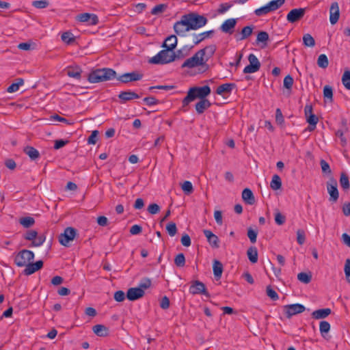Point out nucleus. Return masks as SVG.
Segmentation results:
<instances>
[{"instance_id": "f257e3e1", "label": "nucleus", "mask_w": 350, "mask_h": 350, "mask_svg": "<svg viewBox=\"0 0 350 350\" xmlns=\"http://www.w3.org/2000/svg\"><path fill=\"white\" fill-rule=\"evenodd\" d=\"M211 93V88L208 85H204L203 87H193L191 88L187 96L183 100V108L184 109L191 102L193 101L197 98L200 99H204Z\"/></svg>"}, {"instance_id": "f03ea898", "label": "nucleus", "mask_w": 350, "mask_h": 350, "mask_svg": "<svg viewBox=\"0 0 350 350\" xmlns=\"http://www.w3.org/2000/svg\"><path fill=\"white\" fill-rule=\"evenodd\" d=\"M116 77V72L111 68L97 69L92 71L88 76V81L95 83L109 81Z\"/></svg>"}, {"instance_id": "7ed1b4c3", "label": "nucleus", "mask_w": 350, "mask_h": 350, "mask_svg": "<svg viewBox=\"0 0 350 350\" xmlns=\"http://www.w3.org/2000/svg\"><path fill=\"white\" fill-rule=\"evenodd\" d=\"M197 66H201L203 68L202 72L208 69V65L204 58V52L197 51L191 57L187 59L181 66L183 68H193Z\"/></svg>"}, {"instance_id": "20e7f679", "label": "nucleus", "mask_w": 350, "mask_h": 350, "mask_svg": "<svg viewBox=\"0 0 350 350\" xmlns=\"http://www.w3.org/2000/svg\"><path fill=\"white\" fill-rule=\"evenodd\" d=\"M178 57L173 51L165 49L152 57L149 62L154 64H165L174 62Z\"/></svg>"}, {"instance_id": "39448f33", "label": "nucleus", "mask_w": 350, "mask_h": 350, "mask_svg": "<svg viewBox=\"0 0 350 350\" xmlns=\"http://www.w3.org/2000/svg\"><path fill=\"white\" fill-rule=\"evenodd\" d=\"M188 22L189 27L191 30H196L204 27L208 22L207 18L200 15L196 12H190L185 14Z\"/></svg>"}, {"instance_id": "423d86ee", "label": "nucleus", "mask_w": 350, "mask_h": 350, "mask_svg": "<svg viewBox=\"0 0 350 350\" xmlns=\"http://www.w3.org/2000/svg\"><path fill=\"white\" fill-rule=\"evenodd\" d=\"M34 258V254L28 250H22L16 255L14 263L19 267H25L31 260Z\"/></svg>"}, {"instance_id": "0eeeda50", "label": "nucleus", "mask_w": 350, "mask_h": 350, "mask_svg": "<svg viewBox=\"0 0 350 350\" xmlns=\"http://www.w3.org/2000/svg\"><path fill=\"white\" fill-rule=\"evenodd\" d=\"M326 185L327 192L329 194V201L336 202L339 198V193L337 188L338 183L336 180L334 178L331 177L327 182Z\"/></svg>"}, {"instance_id": "6e6552de", "label": "nucleus", "mask_w": 350, "mask_h": 350, "mask_svg": "<svg viewBox=\"0 0 350 350\" xmlns=\"http://www.w3.org/2000/svg\"><path fill=\"white\" fill-rule=\"evenodd\" d=\"M77 234V230L72 227H67L64 233L59 237V243L64 246H68L70 241H72Z\"/></svg>"}, {"instance_id": "1a4fd4ad", "label": "nucleus", "mask_w": 350, "mask_h": 350, "mask_svg": "<svg viewBox=\"0 0 350 350\" xmlns=\"http://www.w3.org/2000/svg\"><path fill=\"white\" fill-rule=\"evenodd\" d=\"M305 310V306L300 304H289L284 306V311L288 319L291 318L293 315L304 312Z\"/></svg>"}, {"instance_id": "9d476101", "label": "nucleus", "mask_w": 350, "mask_h": 350, "mask_svg": "<svg viewBox=\"0 0 350 350\" xmlns=\"http://www.w3.org/2000/svg\"><path fill=\"white\" fill-rule=\"evenodd\" d=\"M189 292L193 295L201 294L206 297H210V294L207 291L204 284L199 280H194L191 282Z\"/></svg>"}, {"instance_id": "9b49d317", "label": "nucleus", "mask_w": 350, "mask_h": 350, "mask_svg": "<svg viewBox=\"0 0 350 350\" xmlns=\"http://www.w3.org/2000/svg\"><path fill=\"white\" fill-rule=\"evenodd\" d=\"M250 64L245 67L243 72L245 74L254 73L259 70L260 62L254 54L251 53L248 56Z\"/></svg>"}, {"instance_id": "f8f14e48", "label": "nucleus", "mask_w": 350, "mask_h": 350, "mask_svg": "<svg viewBox=\"0 0 350 350\" xmlns=\"http://www.w3.org/2000/svg\"><path fill=\"white\" fill-rule=\"evenodd\" d=\"M188 27V22L185 14L181 16L180 21H177L174 25V31L179 36H184L187 31L191 30V29Z\"/></svg>"}, {"instance_id": "ddd939ff", "label": "nucleus", "mask_w": 350, "mask_h": 350, "mask_svg": "<svg viewBox=\"0 0 350 350\" xmlns=\"http://www.w3.org/2000/svg\"><path fill=\"white\" fill-rule=\"evenodd\" d=\"M306 11V8H296L291 10L286 16V19L289 23H294L301 20Z\"/></svg>"}, {"instance_id": "4468645a", "label": "nucleus", "mask_w": 350, "mask_h": 350, "mask_svg": "<svg viewBox=\"0 0 350 350\" xmlns=\"http://www.w3.org/2000/svg\"><path fill=\"white\" fill-rule=\"evenodd\" d=\"M143 75L138 72H132L124 73L117 77L118 80L124 83L131 81H139L142 79Z\"/></svg>"}, {"instance_id": "2eb2a0df", "label": "nucleus", "mask_w": 350, "mask_h": 350, "mask_svg": "<svg viewBox=\"0 0 350 350\" xmlns=\"http://www.w3.org/2000/svg\"><path fill=\"white\" fill-rule=\"evenodd\" d=\"M77 20L81 23H87L89 25H95L98 23V18L94 14H80L77 16Z\"/></svg>"}, {"instance_id": "dca6fc26", "label": "nucleus", "mask_w": 350, "mask_h": 350, "mask_svg": "<svg viewBox=\"0 0 350 350\" xmlns=\"http://www.w3.org/2000/svg\"><path fill=\"white\" fill-rule=\"evenodd\" d=\"M340 17L339 5L337 2H333L329 8V21L332 25H335Z\"/></svg>"}, {"instance_id": "f3484780", "label": "nucleus", "mask_w": 350, "mask_h": 350, "mask_svg": "<svg viewBox=\"0 0 350 350\" xmlns=\"http://www.w3.org/2000/svg\"><path fill=\"white\" fill-rule=\"evenodd\" d=\"M145 292L140 288H130L126 293V297L130 301L137 300L144 297Z\"/></svg>"}, {"instance_id": "a211bd4d", "label": "nucleus", "mask_w": 350, "mask_h": 350, "mask_svg": "<svg viewBox=\"0 0 350 350\" xmlns=\"http://www.w3.org/2000/svg\"><path fill=\"white\" fill-rule=\"evenodd\" d=\"M43 267V261L38 260L36 262L31 263L30 262L25 266V269L23 271V273L26 275H29L35 273L36 271L40 270Z\"/></svg>"}, {"instance_id": "6ab92c4d", "label": "nucleus", "mask_w": 350, "mask_h": 350, "mask_svg": "<svg viewBox=\"0 0 350 350\" xmlns=\"http://www.w3.org/2000/svg\"><path fill=\"white\" fill-rule=\"evenodd\" d=\"M237 24V20L234 18H229L224 22L221 25L220 29L222 32L232 34Z\"/></svg>"}, {"instance_id": "aec40b11", "label": "nucleus", "mask_w": 350, "mask_h": 350, "mask_svg": "<svg viewBox=\"0 0 350 350\" xmlns=\"http://www.w3.org/2000/svg\"><path fill=\"white\" fill-rule=\"evenodd\" d=\"M203 233L206 237L208 242L212 247L215 248H218L219 247V241L217 236H216L209 230H204Z\"/></svg>"}, {"instance_id": "412c9836", "label": "nucleus", "mask_w": 350, "mask_h": 350, "mask_svg": "<svg viewBox=\"0 0 350 350\" xmlns=\"http://www.w3.org/2000/svg\"><path fill=\"white\" fill-rule=\"evenodd\" d=\"M140 96L137 94L131 91H122L118 95V98L122 103L130 101L133 99L139 98Z\"/></svg>"}, {"instance_id": "4be33fe9", "label": "nucleus", "mask_w": 350, "mask_h": 350, "mask_svg": "<svg viewBox=\"0 0 350 350\" xmlns=\"http://www.w3.org/2000/svg\"><path fill=\"white\" fill-rule=\"evenodd\" d=\"M331 313L332 310L330 308H322L313 311L311 316L314 319H325Z\"/></svg>"}, {"instance_id": "5701e85b", "label": "nucleus", "mask_w": 350, "mask_h": 350, "mask_svg": "<svg viewBox=\"0 0 350 350\" xmlns=\"http://www.w3.org/2000/svg\"><path fill=\"white\" fill-rule=\"evenodd\" d=\"M177 37L175 35L168 36L162 44V47L173 51L177 45Z\"/></svg>"}, {"instance_id": "b1692460", "label": "nucleus", "mask_w": 350, "mask_h": 350, "mask_svg": "<svg viewBox=\"0 0 350 350\" xmlns=\"http://www.w3.org/2000/svg\"><path fill=\"white\" fill-rule=\"evenodd\" d=\"M242 199L247 204L252 205L255 203V197L250 189L245 188L242 191Z\"/></svg>"}, {"instance_id": "393cba45", "label": "nucleus", "mask_w": 350, "mask_h": 350, "mask_svg": "<svg viewBox=\"0 0 350 350\" xmlns=\"http://www.w3.org/2000/svg\"><path fill=\"white\" fill-rule=\"evenodd\" d=\"M92 331L100 337H105L109 335V328L104 325L97 324L93 326Z\"/></svg>"}, {"instance_id": "a878e982", "label": "nucleus", "mask_w": 350, "mask_h": 350, "mask_svg": "<svg viewBox=\"0 0 350 350\" xmlns=\"http://www.w3.org/2000/svg\"><path fill=\"white\" fill-rule=\"evenodd\" d=\"M211 105V103L210 101L206 98L200 99V101H198L196 104V110L198 113L202 114L204 112L206 109L209 108Z\"/></svg>"}, {"instance_id": "bb28decb", "label": "nucleus", "mask_w": 350, "mask_h": 350, "mask_svg": "<svg viewBox=\"0 0 350 350\" xmlns=\"http://www.w3.org/2000/svg\"><path fill=\"white\" fill-rule=\"evenodd\" d=\"M269 39V36L268 33L267 31H261L257 35L256 43L257 44H261V47L265 48L267 46Z\"/></svg>"}, {"instance_id": "cd10ccee", "label": "nucleus", "mask_w": 350, "mask_h": 350, "mask_svg": "<svg viewBox=\"0 0 350 350\" xmlns=\"http://www.w3.org/2000/svg\"><path fill=\"white\" fill-rule=\"evenodd\" d=\"M235 87V83H224L217 87L216 93L219 95L225 93L230 94Z\"/></svg>"}, {"instance_id": "c85d7f7f", "label": "nucleus", "mask_w": 350, "mask_h": 350, "mask_svg": "<svg viewBox=\"0 0 350 350\" xmlns=\"http://www.w3.org/2000/svg\"><path fill=\"white\" fill-rule=\"evenodd\" d=\"M217 50V46L215 44H211L206 46L202 49L199 50L198 51L204 52V58L206 59V62L214 55Z\"/></svg>"}, {"instance_id": "c756f323", "label": "nucleus", "mask_w": 350, "mask_h": 350, "mask_svg": "<svg viewBox=\"0 0 350 350\" xmlns=\"http://www.w3.org/2000/svg\"><path fill=\"white\" fill-rule=\"evenodd\" d=\"M23 152L29 157L31 160H36L40 157V153L33 146H27L24 148Z\"/></svg>"}, {"instance_id": "7c9ffc66", "label": "nucleus", "mask_w": 350, "mask_h": 350, "mask_svg": "<svg viewBox=\"0 0 350 350\" xmlns=\"http://www.w3.org/2000/svg\"><path fill=\"white\" fill-rule=\"evenodd\" d=\"M214 30H210L207 31L202 32L199 34H194L195 40L193 41L195 44H200L202 41L205 40L207 38L211 37L214 33Z\"/></svg>"}, {"instance_id": "2f4dec72", "label": "nucleus", "mask_w": 350, "mask_h": 350, "mask_svg": "<svg viewBox=\"0 0 350 350\" xmlns=\"http://www.w3.org/2000/svg\"><path fill=\"white\" fill-rule=\"evenodd\" d=\"M254 30V26L253 25H249L244 27L240 33V37L237 38V40H243L247 39L248 37H250L253 32Z\"/></svg>"}, {"instance_id": "473e14b6", "label": "nucleus", "mask_w": 350, "mask_h": 350, "mask_svg": "<svg viewBox=\"0 0 350 350\" xmlns=\"http://www.w3.org/2000/svg\"><path fill=\"white\" fill-rule=\"evenodd\" d=\"M213 274L216 280H219L221 277L223 272V265L219 260H215L213 266Z\"/></svg>"}, {"instance_id": "72a5a7b5", "label": "nucleus", "mask_w": 350, "mask_h": 350, "mask_svg": "<svg viewBox=\"0 0 350 350\" xmlns=\"http://www.w3.org/2000/svg\"><path fill=\"white\" fill-rule=\"evenodd\" d=\"M247 256L252 263L258 261V251L256 247L252 246L247 251Z\"/></svg>"}, {"instance_id": "f704fd0d", "label": "nucleus", "mask_w": 350, "mask_h": 350, "mask_svg": "<svg viewBox=\"0 0 350 350\" xmlns=\"http://www.w3.org/2000/svg\"><path fill=\"white\" fill-rule=\"evenodd\" d=\"M306 121L309 124L307 129L309 131H312L316 129V126L319 121V119L314 114H313V115H310L306 118Z\"/></svg>"}, {"instance_id": "c9c22d12", "label": "nucleus", "mask_w": 350, "mask_h": 350, "mask_svg": "<svg viewBox=\"0 0 350 350\" xmlns=\"http://www.w3.org/2000/svg\"><path fill=\"white\" fill-rule=\"evenodd\" d=\"M282 187V180L278 174H274L270 183V187L273 190L280 189Z\"/></svg>"}, {"instance_id": "e433bc0d", "label": "nucleus", "mask_w": 350, "mask_h": 350, "mask_svg": "<svg viewBox=\"0 0 350 350\" xmlns=\"http://www.w3.org/2000/svg\"><path fill=\"white\" fill-rule=\"evenodd\" d=\"M339 181H340L341 187L344 190L349 189V188H350L349 179L348 176L345 172L341 173Z\"/></svg>"}, {"instance_id": "4c0bfd02", "label": "nucleus", "mask_w": 350, "mask_h": 350, "mask_svg": "<svg viewBox=\"0 0 350 350\" xmlns=\"http://www.w3.org/2000/svg\"><path fill=\"white\" fill-rule=\"evenodd\" d=\"M297 279L299 281L304 284H309L312 280L311 273L301 272L297 275Z\"/></svg>"}, {"instance_id": "58836bf2", "label": "nucleus", "mask_w": 350, "mask_h": 350, "mask_svg": "<svg viewBox=\"0 0 350 350\" xmlns=\"http://www.w3.org/2000/svg\"><path fill=\"white\" fill-rule=\"evenodd\" d=\"M82 70L80 68H69L67 70V75L70 77L80 79Z\"/></svg>"}, {"instance_id": "ea45409f", "label": "nucleus", "mask_w": 350, "mask_h": 350, "mask_svg": "<svg viewBox=\"0 0 350 350\" xmlns=\"http://www.w3.org/2000/svg\"><path fill=\"white\" fill-rule=\"evenodd\" d=\"M303 43L305 46L313 47L315 45V40L310 33H306L303 36Z\"/></svg>"}, {"instance_id": "a19ab883", "label": "nucleus", "mask_w": 350, "mask_h": 350, "mask_svg": "<svg viewBox=\"0 0 350 350\" xmlns=\"http://www.w3.org/2000/svg\"><path fill=\"white\" fill-rule=\"evenodd\" d=\"M19 223L23 227L27 228L32 226L34 224L35 220L31 217H22L19 219Z\"/></svg>"}, {"instance_id": "79ce46f5", "label": "nucleus", "mask_w": 350, "mask_h": 350, "mask_svg": "<svg viewBox=\"0 0 350 350\" xmlns=\"http://www.w3.org/2000/svg\"><path fill=\"white\" fill-rule=\"evenodd\" d=\"M317 65L321 68H326L329 65L328 58L326 55L321 54L317 59Z\"/></svg>"}, {"instance_id": "37998d69", "label": "nucleus", "mask_w": 350, "mask_h": 350, "mask_svg": "<svg viewBox=\"0 0 350 350\" xmlns=\"http://www.w3.org/2000/svg\"><path fill=\"white\" fill-rule=\"evenodd\" d=\"M285 2V0H273L270 1L267 5L270 12L275 11L280 8Z\"/></svg>"}, {"instance_id": "c03bdc74", "label": "nucleus", "mask_w": 350, "mask_h": 350, "mask_svg": "<svg viewBox=\"0 0 350 350\" xmlns=\"http://www.w3.org/2000/svg\"><path fill=\"white\" fill-rule=\"evenodd\" d=\"M342 83L343 85L350 90V70H347L344 72L342 77Z\"/></svg>"}, {"instance_id": "a18cd8bd", "label": "nucleus", "mask_w": 350, "mask_h": 350, "mask_svg": "<svg viewBox=\"0 0 350 350\" xmlns=\"http://www.w3.org/2000/svg\"><path fill=\"white\" fill-rule=\"evenodd\" d=\"M62 40L67 44H70L75 41V37L71 32L66 31L62 33Z\"/></svg>"}, {"instance_id": "49530a36", "label": "nucleus", "mask_w": 350, "mask_h": 350, "mask_svg": "<svg viewBox=\"0 0 350 350\" xmlns=\"http://www.w3.org/2000/svg\"><path fill=\"white\" fill-rule=\"evenodd\" d=\"M174 263L178 267H183L185 265V257L183 253L177 254L174 258Z\"/></svg>"}, {"instance_id": "de8ad7c7", "label": "nucleus", "mask_w": 350, "mask_h": 350, "mask_svg": "<svg viewBox=\"0 0 350 350\" xmlns=\"http://www.w3.org/2000/svg\"><path fill=\"white\" fill-rule=\"evenodd\" d=\"M183 191L187 195L191 194L193 191L192 183L190 181L186 180L181 185Z\"/></svg>"}, {"instance_id": "09e8293b", "label": "nucleus", "mask_w": 350, "mask_h": 350, "mask_svg": "<svg viewBox=\"0 0 350 350\" xmlns=\"http://www.w3.org/2000/svg\"><path fill=\"white\" fill-rule=\"evenodd\" d=\"M167 8V5L165 4H159L154 6L152 10L151 14L152 15H158L163 13Z\"/></svg>"}, {"instance_id": "8fccbe9b", "label": "nucleus", "mask_w": 350, "mask_h": 350, "mask_svg": "<svg viewBox=\"0 0 350 350\" xmlns=\"http://www.w3.org/2000/svg\"><path fill=\"white\" fill-rule=\"evenodd\" d=\"M166 230L170 236L174 237L177 232L176 225L174 222H170L166 226Z\"/></svg>"}, {"instance_id": "3c124183", "label": "nucleus", "mask_w": 350, "mask_h": 350, "mask_svg": "<svg viewBox=\"0 0 350 350\" xmlns=\"http://www.w3.org/2000/svg\"><path fill=\"white\" fill-rule=\"evenodd\" d=\"M151 284H152V281L150 278H144L142 279L141 282H139L138 288H140L144 291V290L150 288L151 286Z\"/></svg>"}, {"instance_id": "603ef678", "label": "nucleus", "mask_w": 350, "mask_h": 350, "mask_svg": "<svg viewBox=\"0 0 350 350\" xmlns=\"http://www.w3.org/2000/svg\"><path fill=\"white\" fill-rule=\"evenodd\" d=\"M257 234H258V232L256 230L252 229L251 227H250L247 229V235L248 238L250 239V241H251V243H255L256 242Z\"/></svg>"}, {"instance_id": "864d4df0", "label": "nucleus", "mask_w": 350, "mask_h": 350, "mask_svg": "<svg viewBox=\"0 0 350 350\" xmlns=\"http://www.w3.org/2000/svg\"><path fill=\"white\" fill-rule=\"evenodd\" d=\"M49 5L47 0H38L32 2V5L36 8L42 9L46 8Z\"/></svg>"}, {"instance_id": "5fc2aeb1", "label": "nucleus", "mask_w": 350, "mask_h": 350, "mask_svg": "<svg viewBox=\"0 0 350 350\" xmlns=\"http://www.w3.org/2000/svg\"><path fill=\"white\" fill-rule=\"evenodd\" d=\"M267 295L272 300L276 301L279 299V296L276 291L273 290L271 286H267L266 289Z\"/></svg>"}, {"instance_id": "6e6d98bb", "label": "nucleus", "mask_w": 350, "mask_h": 350, "mask_svg": "<svg viewBox=\"0 0 350 350\" xmlns=\"http://www.w3.org/2000/svg\"><path fill=\"white\" fill-rule=\"evenodd\" d=\"M319 330L322 335L324 333H327L330 330V324L325 321H323L320 322L319 325Z\"/></svg>"}, {"instance_id": "4d7b16f0", "label": "nucleus", "mask_w": 350, "mask_h": 350, "mask_svg": "<svg viewBox=\"0 0 350 350\" xmlns=\"http://www.w3.org/2000/svg\"><path fill=\"white\" fill-rule=\"evenodd\" d=\"M323 96L325 98H329L330 101L333 100V90L329 85H325L323 88Z\"/></svg>"}, {"instance_id": "13d9d810", "label": "nucleus", "mask_w": 350, "mask_h": 350, "mask_svg": "<svg viewBox=\"0 0 350 350\" xmlns=\"http://www.w3.org/2000/svg\"><path fill=\"white\" fill-rule=\"evenodd\" d=\"M293 81H293V77L290 75H288L284 79V81H283L284 87L288 90H291L293 87Z\"/></svg>"}, {"instance_id": "bf43d9fd", "label": "nucleus", "mask_w": 350, "mask_h": 350, "mask_svg": "<svg viewBox=\"0 0 350 350\" xmlns=\"http://www.w3.org/2000/svg\"><path fill=\"white\" fill-rule=\"evenodd\" d=\"M346 133L345 130L339 129L336 132V135L340 138V144L342 147L347 145V139L344 136V133Z\"/></svg>"}, {"instance_id": "052dcab7", "label": "nucleus", "mask_w": 350, "mask_h": 350, "mask_svg": "<svg viewBox=\"0 0 350 350\" xmlns=\"http://www.w3.org/2000/svg\"><path fill=\"white\" fill-rule=\"evenodd\" d=\"M45 239L46 237L44 235H40L39 237L37 236V237L31 242V245L33 247L40 246L44 242Z\"/></svg>"}, {"instance_id": "680f3d73", "label": "nucleus", "mask_w": 350, "mask_h": 350, "mask_svg": "<svg viewBox=\"0 0 350 350\" xmlns=\"http://www.w3.org/2000/svg\"><path fill=\"white\" fill-rule=\"evenodd\" d=\"M269 12H270V9H269L267 4L263 7L256 9L254 11L255 14L258 16L267 14Z\"/></svg>"}, {"instance_id": "e2e57ef3", "label": "nucleus", "mask_w": 350, "mask_h": 350, "mask_svg": "<svg viewBox=\"0 0 350 350\" xmlns=\"http://www.w3.org/2000/svg\"><path fill=\"white\" fill-rule=\"evenodd\" d=\"M297 241L299 245H303L306 241L305 232L303 230L297 231Z\"/></svg>"}, {"instance_id": "0e129e2a", "label": "nucleus", "mask_w": 350, "mask_h": 350, "mask_svg": "<svg viewBox=\"0 0 350 350\" xmlns=\"http://www.w3.org/2000/svg\"><path fill=\"white\" fill-rule=\"evenodd\" d=\"M320 165H321L322 172L323 173H326V174L332 173L329 165L326 161L321 159L320 161Z\"/></svg>"}, {"instance_id": "69168bd1", "label": "nucleus", "mask_w": 350, "mask_h": 350, "mask_svg": "<svg viewBox=\"0 0 350 350\" xmlns=\"http://www.w3.org/2000/svg\"><path fill=\"white\" fill-rule=\"evenodd\" d=\"M149 213L154 215L160 211V206L155 203L150 204L147 208Z\"/></svg>"}, {"instance_id": "338daca9", "label": "nucleus", "mask_w": 350, "mask_h": 350, "mask_svg": "<svg viewBox=\"0 0 350 350\" xmlns=\"http://www.w3.org/2000/svg\"><path fill=\"white\" fill-rule=\"evenodd\" d=\"M344 271L347 278V282L350 283V259L346 260Z\"/></svg>"}, {"instance_id": "774afa93", "label": "nucleus", "mask_w": 350, "mask_h": 350, "mask_svg": "<svg viewBox=\"0 0 350 350\" xmlns=\"http://www.w3.org/2000/svg\"><path fill=\"white\" fill-rule=\"evenodd\" d=\"M38 236V232L36 230H29L24 235V238L28 241H33Z\"/></svg>"}]
</instances>
